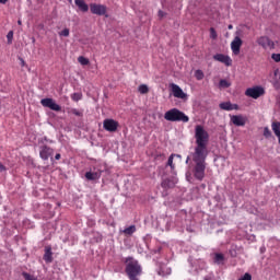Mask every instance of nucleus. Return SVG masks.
<instances>
[{"label":"nucleus","instance_id":"nucleus-27","mask_svg":"<svg viewBox=\"0 0 280 280\" xmlns=\"http://www.w3.org/2000/svg\"><path fill=\"white\" fill-rule=\"evenodd\" d=\"M195 77L197 80H202L205 78V73L202 72V70H196Z\"/></svg>","mask_w":280,"mask_h":280},{"label":"nucleus","instance_id":"nucleus-8","mask_svg":"<svg viewBox=\"0 0 280 280\" xmlns=\"http://www.w3.org/2000/svg\"><path fill=\"white\" fill-rule=\"evenodd\" d=\"M257 44L262 47V49H275V42H272L268 36H260L257 39Z\"/></svg>","mask_w":280,"mask_h":280},{"label":"nucleus","instance_id":"nucleus-7","mask_svg":"<svg viewBox=\"0 0 280 280\" xmlns=\"http://www.w3.org/2000/svg\"><path fill=\"white\" fill-rule=\"evenodd\" d=\"M40 104L45 108H50V110H56L57 113H60V110H62V107L54 102V98H43L40 101Z\"/></svg>","mask_w":280,"mask_h":280},{"label":"nucleus","instance_id":"nucleus-6","mask_svg":"<svg viewBox=\"0 0 280 280\" xmlns=\"http://www.w3.org/2000/svg\"><path fill=\"white\" fill-rule=\"evenodd\" d=\"M90 11L92 14H96L97 16H106L107 8L104 4L91 3Z\"/></svg>","mask_w":280,"mask_h":280},{"label":"nucleus","instance_id":"nucleus-36","mask_svg":"<svg viewBox=\"0 0 280 280\" xmlns=\"http://www.w3.org/2000/svg\"><path fill=\"white\" fill-rule=\"evenodd\" d=\"M0 172H8V167L0 162Z\"/></svg>","mask_w":280,"mask_h":280},{"label":"nucleus","instance_id":"nucleus-41","mask_svg":"<svg viewBox=\"0 0 280 280\" xmlns=\"http://www.w3.org/2000/svg\"><path fill=\"white\" fill-rule=\"evenodd\" d=\"M229 30H233V25L230 24V25H229Z\"/></svg>","mask_w":280,"mask_h":280},{"label":"nucleus","instance_id":"nucleus-15","mask_svg":"<svg viewBox=\"0 0 280 280\" xmlns=\"http://www.w3.org/2000/svg\"><path fill=\"white\" fill-rule=\"evenodd\" d=\"M85 178L86 180H100V178H102V171L97 170L95 172H86Z\"/></svg>","mask_w":280,"mask_h":280},{"label":"nucleus","instance_id":"nucleus-9","mask_svg":"<svg viewBox=\"0 0 280 280\" xmlns=\"http://www.w3.org/2000/svg\"><path fill=\"white\" fill-rule=\"evenodd\" d=\"M230 121L234 126L244 127L246 126L247 118L246 116H243V115H232L230 116Z\"/></svg>","mask_w":280,"mask_h":280},{"label":"nucleus","instance_id":"nucleus-20","mask_svg":"<svg viewBox=\"0 0 280 280\" xmlns=\"http://www.w3.org/2000/svg\"><path fill=\"white\" fill-rule=\"evenodd\" d=\"M158 275H160V277H170V275H172V268L161 267Z\"/></svg>","mask_w":280,"mask_h":280},{"label":"nucleus","instance_id":"nucleus-22","mask_svg":"<svg viewBox=\"0 0 280 280\" xmlns=\"http://www.w3.org/2000/svg\"><path fill=\"white\" fill-rule=\"evenodd\" d=\"M122 233L125 235H132L133 233H137V226L130 225L129 228L125 229Z\"/></svg>","mask_w":280,"mask_h":280},{"label":"nucleus","instance_id":"nucleus-11","mask_svg":"<svg viewBox=\"0 0 280 280\" xmlns=\"http://www.w3.org/2000/svg\"><path fill=\"white\" fill-rule=\"evenodd\" d=\"M213 60H217V62H222L223 65H225V67H231V65H233V59L224 54L214 55Z\"/></svg>","mask_w":280,"mask_h":280},{"label":"nucleus","instance_id":"nucleus-17","mask_svg":"<svg viewBox=\"0 0 280 280\" xmlns=\"http://www.w3.org/2000/svg\"><path fill=\"white\" fill-rule=\"evenodd\" d=\"M44 261H46V264H51V261H54V253L51 252V247L45 248Z\"/></svg>","mask_w":280,"mask_h":280},{"label":"nucleus","instance_id":"nucleus-34","mask_svg":"<svg viewBox=\"0 0 280 280\" xmlns=\"http://www.w3.org/2000/svg\"><path fill=\"white\" fill-rule=\"evenodd\" d=\"M271 58L275 60V62H280V54H272Z\"/></svg>","mask_w":280,"mask_h":280},{"label":"nucleus","instance_id":"nucleus-38","mask_svg":"<svg viewBox=\"0 0 280 280\" xmlns=\"http://www.w3.org/2000/svg\"><path fill=\"white\" fill-rule=\"evenodd\" d=\"M55 159H56V161H60V159H61L60 153H57V154L55 155Z\"/></svg>","mask_w":280,"mask_h":280},{"label":"nucleus","instance_id":"nucleus-39","mask_svg":"<svg viewBox=\"0 0 280 280\" xmlns=\"http://www.w3.org/2000/svg\"><path fill=\"white\" fill-rule=\"evenodd\" d=\"M0 3H2L3 5H5V3H8V0H0Z\"/></svg>","mask_w":280,"mask_h":280},{"label":"nucleus","instance_id":"nucleus-4","mask_svg":"<svg viewBox=\"0 0 280 280\" xmlns=\"http://www.w3.org/2000/svg\"><path fill=\"white\" fill-rule=\"evenodd\" d=\"M246 97H252V100H259L262 95H266V90L261 85H256L253 88H248L245 91Z\"/></svg>","mask_w":280,"mask_h":280},{"label":"nucleus","instance_id":"nucleus-28","mask_svg":"<svg viewBox=\"0 0 280 280\" xmlns=\"http://www.w3.org/2000/svg\"><path fill=\"white\" fill-rule=\"evenodd\" d=\"M12 38H14V32H13V31H10V32L7 34V39H8V44H9V45H12Z\"/></svg>","mask_w":280,"mask_h":280},{"label":"nucleus","instance_id":"nucleus-43","mask_svg":"<svg viewBox=\"0 0 280 280\" xmlns=\"http://www.w3.org/2000/svg\"><path fill=\"white\" fill-rule=\"evenodd\" d=\"M33 43H36V39H35V38H33Z\"/></svg>","mask_w":280,"mask_h":280},{"label":"nucleus","instance_id":"nucleus-5","mask_svg":"<svg viewBox=\"0 0 280 280\" xmlns=\"http://www.w3.org/2000/svg\"><path fill=\"white\" fill-rule=\"evenodd\" d=\"M103 128L107 132H117V128H119V121H117L113 118H106L103 121Z\"/></svg>","mask_w":280,"mask_h":280},{"label":"nucleus","instance_id":"nucleus-42","mask_svg":"<svg viewBox=\"0 0 280 280\" xmlns=\"http://www.w3.org/2000/svg\"><path fill=\"white\" fill-rule=\"evenodd\" d=\"M205 280H211V278H209V277H206V278H205Z\"/></svg>","mask_w":280,"mask_h":280},{"label":"nucleus","instance_id":"nucleus-44","mask_svg":"<svg viewBox=\"0 0 280 280\" xmlns=\"http://www.w3.org/2000/svg\"><path fill=\"white\" fill-rule=\"evenodd\" d=\"M22 65H25V61H24V60H22Z\"/></svg>","mask_w":280,"mask_h":280},{"label":"nucleus","instance_id":"nucleus-25","mask_svg":"<svg viewBox=\"0 0 280 280\" xmlns=\"http://www.w3.org/2000/svg\"><path fill=\"white\" fill-rule=\"evenodd\" d=\"M219 86L221 89H229V86H231V83L224 79H221L220 82H219Z\"/></svg>","mask_w":280,"mask_h":280},{"label":"nucleus","instance_id":"nucleus-35","mask_svg":"<svg viewBox=\"0 0 280 280\" xmlns=\"http://www.w3.org/2000/svg\"><path fill=\"white\" fill-rule=\"evenodd\" d=\"M71 113H72V115H75L77 117H82V112H80L78 109H72Z\"/></svg>","mask_w":280,"mask_h":280},{"label":"nucleus","instance_id":"nucleus-19","mask_svg":"<svg viewBox=\"0 0 280 280\" xmlns=\"http://www.w3.org/2000/svg\"><path fill=\"white\" fill-rule=\"evenodd\" d=\"M271 129L273 130V135H276L278 142L280 143V121H273L271 124Z\"/></svg>","mask_w":280,"mask_h":280},{"label":"nucleus","instance_id":"nucleus-26","mask_svg":"<svg viewBox=\"0 0 280 280\" xmlns=\"http://www.w3.org/2000/svg\"><path fill=\"white\" fill-rule=\"evenodd\" d=\"M71 100H72L73 102H80V100H82V93H73V94L71 95Z\"/></svg>","mask_w":280,"mask_h":280},{"label":"nucleus","instance_id":"nucleus-21","mask_svg":"<svg viewBox=\"0 0 280 280\" xmlns=\"http://www.w3.org/2000/svg\"><path fill=\"white\" fill-rule=\"evenodd\" d=\"M139 93H141V95H145L148 93H150V88H148L147 84H140L138 88Z\"/></svg>","mask_w":280,"mask_h":280},{"label":"nucleus","instance_id":"nucleus-24","mask_svg":"<svg viewBox=\"0 0 280 280\" xmlns=\"http://www.w3.org/2000/svg\"><path fill=\"white\" fill-rule=\"evenodd\" d=\"M78 62H79L80 65H82L83 67H86V65L90 63L89 58H86V57H84V56L78 57Z\"/></svg>","mask_w":280,"mask_h":280},{"label":"nucleus","instance_id":"nucleus-10","mask_svg":"<svg viewBox=\"0 0 280 280\" xmlns=\"http://www.w3.org/2000/svg\"><path fill=\"white\" fill-rule=\"evenodd\" d=\"M243 43L244 42L242 40V38H240V36L234 37L231 43V49L234 56H240V49H242Z\"/></svg>","mask_w":280,"mask_h":280},{"label":"nucleus","instance_id":"nucleus-1","mask_svg":"<svg viewBox=\"0 0 280 280\" xmlns=\"http://www.w3.org/2000/svg\"><path fill=\"white\" fill-rule=\"evenodd\" d=\"M195 151L191 159L195 163L192 174L196 180H205V172L207 170V156H209V132L205 130L202 125L195 127Z\"/></svg>","mask_w":280,"mask_h":280},{"label":"nucleus","instance_id":"nucleus-32","mask_svg":"<svg viewBox=\"0 0 280 280\" xmlns=\"http://www.w3.org/2000/svg\"><path fill=\"white\" fill-rule=\"evenodd\" d=\"M167 165L171 166V170H174V154L170 155Z\"/></svg>","mask_w":280,"mask_h":280},{"label":"nucleus","instance_id":"nucleus-13","mask_svg":"<svg viewBox=\"0 0 280 280\" xmlns=\"http://www.w3.org/2000/svg\"><path fill=\"white\" fill-rule=\"evenodd\" d=\"M171 88H172L174 97H177L178 100H185V97H187V94L183 92V89H180V86L173 83L171 84Z\"/></svg>","mask_w":280,"mask_h":280},{"label":"nucleus","instance_id":"nucleus-37","mask_svg":"<svg viewBox=\"0 0 280 280\" xmlns=\"http://www.w3.org/2000/svg\"><path fill=\"white\" fill-rule=\"evenodd\" d=\"M158 16H159L160 19H163V18L165 16V12H163L162 10H160L159 13H158Z\"/></svg>","mask_w":280,"mask_h":280},{"label":"nucleus","instance_id":"nucleus-30","mask_svg":"<svg viewBox=\"0 0 280 280\" xmlns=\"http://www.w3.org/2000/svg\"><path fill=\"white\" fill-rule=\"evenodd\" d=\"M210 38H212V40H215V38H218V32H215V28L213 27L210 28Z\"/></svg>","mask_w":280,"mask_h":280},{"label":"nucleus","instance_id":"nucleus-33","mask_svg":"<svg viewBox=\"0 0 280 280\" xmlns=\"http://www.w3.org/2000/svg\"><path fill=\"white\" fill-rule=\"evenodd\" d=\"M272 132L270 131V129L268 127L264 128V137H266L268 139V137H271Z\"/></svg>","mask_w":280,"mask_h":280},{"label":"nucleus","instance_id":"nucleus-23","mask_svg":"<svg viewBox=\"0 0 280 280\" xmlns=\"http://www.w3.org/2000/svg\"><path fill=\"white\" fill-rule=\"evenodd\" d=\"M224 261V254H214V264H222Z\"/></svg>","mask_w":280,"mask_h":280},{"label":"nucleus","instance_id":"nucleus-16","mask_svg":"<svg viewBox=\"0 0 280 280\" xmlns=\"http://www.w3.org/2000/svg\"><path fill=\"white\" fill-rule=\"evenodd\" d=\"M161 187L163 189H173V187H176V182H174V179L166 178L161 183Z\"/></svg>","mask_w":280,"mask_h":280},{"label":"nucleus","instance_id":"nucleus-40","mask_svg":"<svg viewBox=\"0 0 280 280\" xmlns=\"http://www.w3.org/2000/svg\"><path fill=\"white\" fill-rule=\"evenodd\" d=\"M18 25H22V22H21V20H19V21H18Z\"/></svg>","mask_w":280,"mask_h":280},{"label":"nucleus","instance_id":"nucleus-18","mask_svg":"<svg viewBox=\"0 0 280 280\" xmlns=\"http://www.w3.org/2000/svg\"><path fill=\"white\" fill-rule=\"evenodd\" d=\"M75 5L79 8L80 12H89V4L84 0H74Z\"/></svg>","mask_w":280,"mask_h":280},{"label":"nucleus","instance_id":"nucleus-2","mask_svg":"<svg viewBox=\"0 0 280 280\" xmlns=\"http://www.w3.org/2000/svg\"><path fill=\"white\" fill-rule=\"evenodd\" d=\"M126 269L125 272L129 280H139V277H141V265H139L138 260H135L132 257H127L125 259Z\"/></svg>","mask_w":280,"mask_h":280},{"label":"nucleus","instance_id":"nucleus-12","mask_svg":"<svg viewBox=\"0 0 280 280\" xmlns=\"http://www.w3.org/2000/svg\"><path fill=\"white\" fill-rule=\"evenodd\" d=\"M51 154H54L52 148H49L47 145H44L40 148L39 156H40V159H43V161H48L49 156H51Z\"/></svg>","mask_w":280,"mask_h":280},{"label":"nucleus","instance_id":"nucleus-29","mask_svg":"<svg viewBox=\"0 0 280 280\" xmlns=\"http://www.w3.org/2000/svg\"><path fill=\"white\" fill-rule=\"evenodd\" d=\"M23 277L25 280H38V278H36L35 276L30 275L27 272H23Z\"/></svg>","mask_w":280,"mask_h":280},{"label":"nucleus","instance_id":"nucleus-3","mask_svg":"<svg viewBox=\"0 0 280 280\" xmlns=\"http://www.w3.org/2000/svg\"><path fill=\"white\" fill-rule=\"evenodd\" d=\"M164 119L166 121H183V124H187L189 116L185 115L178 108H172L164 114Z\"/></svg>","mask_w":280,"mask_h":280},{"label":"nucleus","instance_id":"nucleus-31","mask_svg":"<svg viewBox=\"0 0 280 280\" xmlns=\"http://www.w3.org/2000/svg\"><path fill=\"white\" fill-rule=\"evenodd\" d=\"M69 28H63L61 32H59V36H63L65 38L69 37Z\"/></svg>","mask_w":280,"mask_h":280},{"label":"nucleus","instance_id":"nucleus-14","mask_svg":"<svg viewBox=\"0 0 280 280\" xmlns=\"http://www.w3.org/2000/svg\"><path fill=\"white\" fill-rule=\"evenodd\" d=\"M221 110H240V105L232 104L231 102H223L219 104Z\"/></svg>","mask_w":280,"mask_h":280}]
</instances>
